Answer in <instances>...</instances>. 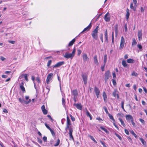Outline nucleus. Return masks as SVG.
I'll return each instance as SVG.
<instances>
[{"instance_id":"obj_62","label":"nucleus","mask_w":147,"mask_h":147,"mask_svg":"<svg viewBox=\"0 0 147 147\" xmlns=\"http://www.w3.org/2000/svg\"><path fill=\"white\" fill-rule=\"evenodd\" d=\"M132 124V125L134 126L135 127L136 126V124L133 121V120H131V121Z\"/></svg>"},{"instance_id":"obj_57","label":"nucleus","mask_w":147,"mask_h":147,"mask_svg":"<svg viewBox=\"0 0 147 147\" xmlns=\"http://www.w3.org/2000/svg\"><path fill=\"white\" fill-rule=\"evenodd\" d=\"M125 132L126 134L127 135H129V132L126 129H125Z\"/></svg>"},{"instance_id":"obj_18","label":"nucleus","mask_w":147,"mask_h":147,"mask_svg":"<svg viewBox=\"0 0 147 147\" xmlns=\"http://www.w3.org/2000/svg\"><path fill=\"white\" fill-rule=\"evenodd\" d=\"M102 96L105 102L107 101V98L106 93L105 92H103L102 94Z\"/></svg>"},{"instance_id":"obj_28","label":"nucleus","mask_w":147,"mask_h":147,"mask_svg":"<svg viewBox=\"0 0 147 147\" xmlns=\"http://www.w3.org/2000/svg\"><path fill=\"white\" fill-rule=\"evenodd\" d=\"M70 128H71L72 129H73L72 128V127L71 126H70V125L67 124L66 127V128H65V129L66 130V132H67V130L68 129H69V130H70Z\"/></svg>"},{"instance_id":"obj_21","label":"nucleus","mask_w":147,"mask_h":147,"mask_svg":"<svg viewBox=\"0 0 147 147\" xmlns=\"http://www.w3.org/2000/svg\"><path fill=\"white\" fill-rule=\"evenodd\" d=\"M94 90L96 95H99L100 92L98 89L97 87H95Z\"/></svg>"},{"instance_id":"obj_41","label":"nucleus","mask_w":147,"mask_h":147,"mask_svg":"<svg viewBox=\"0 0 147 147\" xmlns=\"http://www.w3.org/2000/svg\"><path fill=\"white\" fill-rule=\"evenodd\" d=\"M103 108L104 109L105 111L106 112V113L108 115L109 114V112L107 110V109L106 107L105 106H104L103 107Z\"/></svg>"},{"instance_id":"obj_31","label":"nucleus","mask_w":147,"mask_h":147,"mask_svg":"<svg viewBox=\"0 0 147 147\" xmlns=\"http://www.w3.org/2000/svg\"><path fill=\"white\" fill-rule=\"evenodd\" d=\"M127 61L129 63H132L134 62V61L132 59H129L127 60Z\"/></svg>"},{"instance_id":"obj_7","label":"nucleus","mask_w":147,"mask_h":147,"mask_svg":"<svg viewBox=\"0 0 147 147\" xmlns=\"http://www.w3.org/2000/svg\"><path fill=\"white\" fill-rule=\"evenodd\" d=\"M92 27V24L90 23L88 26L86 27L85 28L84 30L81 32V33L84 32L86 31H87L90 30Z\"/></svg>"},{"instance_id":"obj_37","label":"nucleus","mask_w":147,"mask_h":147,"mask_svg":"<svg viewBox=\"0 0 147 147\" xmlns=\"http://www.w3.org/2000/svg\"><path fill=\"white\" fill-rule=\"evenodd\" d=\"M65 96H63L62 98V104L63 105H65Z\"/></svg>"},{"instance_id":"obj_44","label":"nucleus","mask_w":147,"mask_h":147,"mask_svg":"<svg viewBox=\"0 0 147 147\" xmlns=\"http://www.w3.org/2000/svg\"><path fill=\"white\" fill-rule=\"evenodd\" d=\"M52 63V61L51 60H49L47 63V66L49 67Z\"/></svg>"},{"instance_id":"obj_33","label":"nucleus","mask_w":147,"mask_h":147,"mask_svg":"<svg viewBox=\"0 0 147 147\" xmlns=\"http://www.w3.org/2000/svg\"><path fill=\"white\" fill-rule=\"evenodd\" d=\"M88 136L96 143H97V142L95 140L94 138H93V137L92 136L90 135H88Z\"/></svg>"},{"instance_id":"obj_52","label":"nucleus","mask_w":147,"mask_h":147,"mask_svg":"<svg viewBox=\"0 0 147 147\" xmlns=\"http://www.w3.org/2000/svg\"><path fill=\"white\" fill-rule=\"evenodd\" d=\"M38 142L40 144H41L42 142V140L39 138H37Z\"/></svg>"},{"instance_id":"obj_8","label":"nucleus","mask_w":147,"mask_h":147,"mask_svg":"<svg viewBox=\"0 0 147 147\" xmlns=\"http://www.w3.org/2000/svg\"><path fill=\"white\" fill-rule=\"evenodd\" d=\"M104 19L106 22H109L110 20L109 14L107 13L105 16Z\"/></svg>"},{"instance_id":"obj_43","label":"nucleus","mask_w":147,"mask_h":147,"mask_svg":"<svg viewBox=\"0 0 147 147\" xmlns=\"http://www.w3.org/2000/svg\"><path fill=\"white\" fill-rule=\"evenodd\" d=\"M138 75V74L134 71H133L131 74V75L133 76H137Z\"/></svg>"},{"instance_id":"obj_25","label":"nucleus","mask_w":147,"mask_h":147,"mask_svg":"<svg viewBox=\"0 0 147 147\" xmlns=\"http://www.w3.org/2000/svg\"><path fill=\"white\" fill-rule=\"evenodd\" d=\"M122 64L124 67H127V64L125 61L124 60H123L122 62Z\"/></svg>"},{"instance_id":"obj_16","label":"nucleus","mask_w":147,"mask_h":147,"mask_svg":"<svg viewBox=\"0 0 147 147\" xmlns=\"http://www.w3.org/2000/svg\"><path fill=\"white\" fill-rule=\"evenodd\" d=\"M73 131V129L70 128L69 130V135L70 138H71L72 140H74V138L72 136V132Z\"/></svg>"},{"instance_id":"obj_23","label":"nucleus","mask_w":147,"mask_h":147,"mask_svg":"<svg viewBox=\"0 0 147 147\" xmlns=\"http://www.w3.org/2000/svg\"><path fill=\"white\" fill-rule=\"evenodd\" d=\"M76 41L75 38L73 39L71 41L69 44V46H70L73 45L74 43Z\"/></svg>"},{"instance_id":"obj_42","label":"nucleus","mask_w":147,"mask_h":147,"mask_svg":"<svg viewBox=\"0 0 147 147\" xmlns=\"http://www.w3.org/2000/svg\"><path fill=\"white\" fill-rule=\"evenodd\" d=\"M115 135L117 137L119 138V139L120 140H122V138L120 136H119V134H117L116 133H115Z\"/></svg>"},{"instance_id":"obj_51","label":"nucleus","mask_w":147,"mask_h":147,"mask_svg":"<svg viewBox=\"0 0 147 147\" xmlns=\"http://www.w3.org/2000/svg\"><path fill=\"white\" fill-rule=\"evenodd\" d=\"M45 126H46V127H47V128L49 129V130L51 129L50 128V127L47 124V123H45Z\"/></svg>"},{"instance_id":"obj_3","label":"nucleus","mask_w":147,"mask_h":147,"mask_svg":"<svg viewBox=\"0 0 147 147\" xmlns=\"http://www.w3.org/2000/svg\"><path fill=\"white\" fill-rule=\"evenodd\" d=\"M53 77V74L52 73L49 74L47 76L46 80V82L47 84H49L50 81L52 80Z\"/></svg>"},{"instance_id":"obj_53","label":"nucleus","mask_w":147,"mask_h":147,"mask_svg":"<svg viewBox=\"0 0 147 147\" xmlns=\"http://www.w3.org/2000/svg\"><path fill=\"white\" fill-rule=\"evenodd\" d=\"M137 47L138 48L140 49H142V47L140 44H138L137 45Z\"/></svg>"},{"instance_id":"obj_48","label":"nucleus","mask_w":147,"mask_h":147,"mask_svg":"<svg viewBox=\"0 0 147 147\" xmlns=\"http://www.w3.org/2000/svg\"><path fill=\"white\" fill-rule=\"evenodd\" d=\"M139 121L142 123V124H145V121L143 119H140Z\"/></svg>"},{"instance_id":"obj_60","label":"nucleus","mask_w":147,"mask_h":147,"mask_svg":"<svg viewBox=\"0 0 147 147\" xmlns=\"http://www.w3.org/2000/svg\"><path fill=\"white\" fill-rule=\"evenodd\" d=\"M124 102L123 101H121V107L122 109H123L124 107Z\"/></svg>"},{"instance_id":"obj_46","label":"nucleus","mask_w":147,"mask_h":147,"mask_svg":"<svg viewBox=\"0 0 147 147\" xmlns=\"http://www.w3.org/2000/svg\"><path fill=\"white\" fill-rule=\"evenodd\" d=\"M50 131H51L52 136H55V134L53 131L52 129H50Z\"/></svg>"},{"instance_id":"obj_64","label":"nucleus","mask_w":147,"mask_h":147,"mask_svg":"<svg viewBox=\"0 0 147 147\" xmlns=\"http://www.w3.org/2000/svg\"><path fill=\"white\" fill-rule=\"evenodd\" d=\"M143 89L145 93L147 94V90L146 88L144 87H143Z\"/></svg>"},{"instance_id":"obj_36","label":"nucleus","mask_w":147,"mask_h":147,"mask_svg":"<svg viewBox=\"0 0 147 147\" xmlns=\"http://www.w3.org/2000/svg\"><path fill=\"white\" fill-rule=\"evenodd\" d=\"M137 44V42L135 38L132 39V45H135Z\"/></svg>"},{"instance_id":"obj_12","label":"nucleus","mask_w":147,"mask_h":147,"mask_svg":"<svg viewBox=\"0 0 147 147\" xmlns=\"http://www.w3.org/2000/svg\"><path fill=\"white\" fill-rule=\"evenodd\" d=\"M105 41L107 43H108L109 42V41L108 39L107 32V29H106V31L105 32Z\"/></svg>"},{"instance_id":"obj_19","label":"nucleus","mask_w":147,"mask_h":147,"mask_svg":"<svg viewBox=\"0 0 147 147\" xmlns=\"http://www.w3.org/2000/svg\"><path fill=\"white\" fill-rule=\"evenodd\" d=\"M126 18L127 20H128L130 15L129 10L127 8L126 10Z\"/></svg>"},{"instance_id":"obj_49","label":"nucleus","mask_w":147,"mask_h":147,"mask_svg":"<svg viewBox=\"0 0 147 147\" xmlns=\"http://www.w3.org/2000/svg\"><path fill=\"white\" fill-rule=\"evenodd\" d=\"M70 116L71 119L72 120V121H75V118L74 117H73L72 115H70Z\"/></svg>"},{"instance_id":"obj_61","label":"nucleus","mask_w":147,"mask_h":147,"mask_svg":"<svg viewBox=\"0 0 147 147\" xmlns=\"http://www.w3.org/2000/svg\"><path fill=\"white\" fill-rule=\"evenodd\" d=\"M75 51H76V49H75V48H74V49H73V51L72 53H71V54H72V55H73V56H74V54H75Z\"/></svg>"},{"instance_id":"obj_15","label":"nucleus","mask_w":147,"mask_h":147,"mask_svg":"<svg viewBox=\"0 0 147 147\" xmlns=\"http://www.w3.org/2000/svg\"><path fill=\"white\" fill-rule=\"evenodd\" d=\"M74 105L78 109L82 110V106L81 104H74Z\"/></svg>"},{"instance_id":"obj_50","label":"nucleus","mask_w":147,"mask_h":147,"mask_svg":"<svg viewBox=\"0 0 147 147\" xmlns=\"http://www.w3.org/2000/svg\"><path fill=\"white\" fill-rule=\"evenodd\" d=\"M112 43H114V32H113L112 34Z\"/></svg>"},{"instance_id":"obj_24","label":"nucleus","mask_w":147,"mask_h":147,"mask_svg":"<svg viewBox=\"0 0 147 147\" xmlns=\"http://www.w3.org/2000/svg\"><path fill=\"white\" fill-rule=\"evenodd\" d=\"M86 113L87 116L89 117L90 118V120H92V118L91 114L86 109Z\"/></svg>"},{"instance_id":"obj_26","label":"nucleus","mask_w":147,"mask_h":147,"mask_svg":"<svg viewBox=\"0 0 147 147\" xmlns=\"http://www.w3.org/2000/svg\"><path fill=\"white\" fill-rule=\"evenodd\" d=\"M130 8L131 9H132L134 11L136 10V8L135 7H134L132 3H131L130 5Z\"/></svg>"},{"instance_id":"obj_40","label":"nucleus","mask_w":147,"mask_h":147,"mask_svg":"<svg viewBox=\"0 0 147 147\" xmlns=\"http://www.w3.org/2000/svg\"><path fill=\"white\" fill-rule=\"evenodd\" d=\"M130 132L131 134H132L133 136H134L135 137L137 138V135L134 133V132L133 130H131L130 131Z\"/></svg>"},{"instance_id":"obj_9","label":"nucleus","mask_w":147,"mask_h":147,"mask_svg":"<svg viewBox=\"0 0 147 147\" xmlns=\"http://www.w3.org/2000/svg\"><path fill=\"white\" fill-rule=\"evenodd\" d=\"M64 57L66 58L69 59L71 58V59L73 57V55L71 53H66L64 56Z\"/></svg>"},{"instance_id":"obj_56","label":"nucleus","mask_w":147,"mask_h":147,"mask_svg":"<svg viewBox=\"0 0 147 147\" xmlns=\"http://www.w3.org/2000/svg\"><path fill=\"white\" fill-rule=\"evenodd\" d=\"M8 42L9 43L12 44H14L15 43V41L9 40Z\"/></svg>"},{"instance_id":"obj_35","label":"nucleus","mask_w":147,"mask_h":147,"mask_svg":"<svg viewBox=\"0 0 147 147\" xmlns=\"http://www.w3.org/2000/svg\"><path fill=\"white\" fill-rule=\"evenodd\" d=\"M119 120L120 121L121 124L122 125H123L124 127H125V124L124 122L122 120V119H121L119 118Z\"/></svg>"},{"instance_id":"obj_39","label":"nucleus","mask_w":147,"mask_h":147,"mask_svg":"<svg viewBox=\"0 0 147 147\" xmlns=\"http://www.w3.org/2000/svg\"><path fill=\"white\" fill-rule=\"evenodd\" d=\"M60 143V140L59 139H58L56 143L54 144V146H57L59 145Z\"/></svg>"},{"instance_id":"obj_29","label":"nucleus","mask_w":147,"mask_h":147,"mask_svg":"<svg viewBox=\"0 0 147 147\" xmlns=\"http://www.w3.org/2000/svg\"><path fill=\"white\" fill-rule=\"evenodd\" d=\"M67 124L71 125V124L70 122V120L69 118L68 117H67Z\"/></svg>"},{"instance_id":"obj_6","label":"nucleus","mask_w":147,"mask_h":147,"mask_svg":"<svg viewBox=\"0 0 147 147\" xmlns=\"http://www.w3.org/2000/svg\"><path fill=\"white\" fill-rule=\"evenodd\" d=\"M19 101L21 103H24L26 104H28L31 102V100L29 99L28 101H26L25 100L23 99H22L20 98H19Z\"/></svg>"},{"instance_id":"obj_58","label":"nucleus","mask_w":147,"mask_h":147,"mask_svg":"<svg viewBox=\"0 0 147 147\" xmlns=\"http://www.w3.org/2000/svg\"><path fill=\"white\" fill-rule=\"evenodd\" d=\"M36 80L38 83H39L40 82V79L39 77H37L36 78Z\"/></svg>"},{"instance_id":"obj_13","label":"nucleus","mask_w":147,"mask_h":147,"mask_svg":"<svg viewBox=\"0 0 147 147\" xmlns=\"http://www.w3.org/2000/svg\"><path fill=\"white\" fill-rule=\"evenodd\" d=\"M125 117L126 119L127 120H128L129 121L130 120H131H131H133V117L130 115H127L125 116Z\"/></svg>"},{"instance_id":"obj_4","label":"nucleus","mask_w":147,"mask_h":147,"mask_svg":"<svg viewBox=\"0 0 147 147\" xmlns=\"http://www.w3.org/2000/svg\"><path fill=\"white\" fill-rule=\"evenodd\" d=\"M110 72L109 70L105 72V83H106L107 81V80L109 79L110 77Z\"/></svg>"},{"instance_id":"obj_14","label":"nucleus","mask_w":147,"mask_h":147,"mask_svg":"<svg viewBox=\"0 0 147 147\" xmlns=\"http://www.w3.org/2000/svg\"><path fill=\"white\" fill-rule=\"evenodd\" d=\"M83 58L84 61H87L89 60V58L88 57L86 54L84 53L83 55Z\"/></svg>"},{"instance_id":"obj_20","label":"nucleus","mask_w":147,"mask_h":147,"mask_svg":"<svg viewBox=\"0 0 147 147\" xmlns=\"http://www.w3.org/2000/svg\"><path fill=\"white\" fill-rule=\"evenodd\" d=\"M94 63L96 65H98L99 63L97 59V57L96 55L94 56Z\"/></svg>"},{"instance_id":"obj_54","label":"nucleus","mask_w":147,"mask_h":147,"mask_svg":"<svg viewBox=\"0 0 147 147\" xmlns=\"http://www.w3.org/2000/svg\"><path fill=\"white\" fill-rule=\"evenodd\" d=\"M112 82L113 85L115 86L116 84V83L115 80L114 79H112Z\"/></svg>"},{"instance_id":"obj_32","label":"nucleus","mask_w":147,"mask_h":147,"mask_svg":"<svg viewBox=\"0 0 147 147\" xmlns=\"http://www.w3.org/2000/svg\"><path fill=\"white\" fill-rule=\"evenodd\" d=\"M20 88L21 90H22L24 92H25L26 90L25 88L22 85H20Z\"/></svg>"},{"instance_id":"obj_45","label":"nucleus","mask_w":147,"mask_h":147,"mask_svg":"<svg viewBox=\"0 0 147 147\" xmlns=\"http://www.w3.org/2000/svg\"><path fill=\"white\" fill-rule=\"evenodd\" d=\"M23 76L24 77V78L27 81H28V76L26 74H24L23 75Z\"/></svg>"},{"instance_id":"obj_22","label":"nucleus","mask_w":147,"mask_h":147,"mask_svg":"<svg viewBox=\"0 0 147 147\" xmlns=\"http://www.w3.org/2000/svg\"><path fill=\"white\" fill-rule=\"evenodd\" d=\"M118 94V92L117 90H114L113 93V96L114 97H115Z\"/></svg>"},{"instance_id":"obj_34","label":"nucleus","mask_w":147,"mask_h":147,"mask_svg":"<svg viewBox=\"0 0 147 147\" xmlns=\"http://www.w3.org/2000/svg\"><path fill=\"white\" fill-rule=\"evenodd\" d=\"M107 55H105L104 56V65H105L106 63L107 62Z\"/></svg>"},{"instance_id":"obj_10","label":"nucleus","mask_w":147,"mask_h":147,"mask_svg":"<svg viewBox=\"0 0 147 147\" xmlns=\"http://www.w3.org/2000/svg\"><path fill=\"white\" fill-rule=\"evenodd\" d=\"M64 62H60L57 63L56 64L54 65L53 67V68L58 67L64 64Z\"/></svg>"},{"instance_id":"obj_27","label":"nucleus","mask_w":147,"mask_h":147,"mask_svg":"<svg viewBox=\"0 0 147 147\" xmlns=\"http://www.w3.org/2000/svg\"><path fill=\"white\" fill-rule=\"evenodd\" d=\"M100 128L102 130H103L106 132L107 134H108L109 133V132L105 128L102 127H100Z\"/></svg>"},{"instance_id":"obj_30","label":"nucleus","mask_w":147,"mask_h":147,"mask_svg":"<svg viewBox=\"0 0 147 147\" xmlns=\"http://www.w3.org/2000/svg\"><path fill=\"white\" fill-rule=\"evenodd\" d=\"M139 139L140 140L142 144L144 145H146V142L144 140V139L142 138H140Z\"/></svg>"},{"instance_id":"obj_47","label":"nucleus","mask_w":147,"mask_h":147,"mask_svg":"<svg viewBox=\"0 0 147 147\" xmlns=\"http://www.w3.org/2000/svg\"><path fill=\"white\" fill-rule=\"evenodd\" d=\"M42 111L43 112V113L44 115H46L47 113V111L46 110V109H45V110H43Z\"/></svg>"},{"instance_id":"obj_59","label":"nucleus","mask_w":147,"mask_h":147,"mask_svg":"<svg viewBox=\"0 0 147 147\" xmlns=\"http://www.w3.org/2000/svg\"><path fill=\"white\" fill-rule=\"evenodd\" d=\"M113 125L115 127L118 129L119 130V129L117 125L115 123V122L113 121Z\"/></svg>"},{"instance_id":"obj_11","label":"nucleus","mask_w":147,"mask_h":147,"mask_svg":"<svg viewBox=\"0 0 147 147\" xmlns=\"http://www.w3.org/2000/svg\"><path fill=\"white\" fill-rule=\"evenodd\" d=\"M138 37L139 40L140 41L142 39V30H138Z\"/></svg>"},{"instance_id":"obj_2","label":"nucleus","mask_w":147,"mask_h":147,"mask_svg":"<svg viewBox=\"0 0 147 147\" xmlns=\"http://www.w3.org/2000/svg\"><path fill=\"white\" fill-rule=\"evenodd\" d=\"M83 81L84 84H86L87 82L88 76L86 74H83L82 75Z\"/></svg>"},{"instance_id":"obj_5","label":"nucleus","mask_w":147,"mask_h":147,"mask_svg":"<svg viewBox=\"0 0 147 147\" xmlns=\"http://www.w3.org/2000/svg\"><path fill=\"white\" fill-rule=\"evenodd\" d=\"M125 43V39L123 36H122L121 38V42L120 45V49H121L123 47Z\"/></svg>"},{"instance_id":"obj_63","label":"nucleus","mask_w":147,"mask_h":147,"mask_svg":"<svg viewBox=\"0 0 147 147\" xmlns=\"http://www.w3.org/2000/svg\"><path fill=\"white\" fill-rule=\"evenodd\" d=\"M81 53V51L80 49L78 50V55H80Z\"/></svg>"},{"instance_id":"obj_55","label":"nucleus","mask_w":147,"mask_h":147,"mask_svg":"<svg viewBox=\"0 0 147 147\" xmlns=\"http://www.w3.org/2000/svg\"><path fill=\"white\" fill-rule=\"evenodd\" d=\"M0 59L2 61H4L6 59L3 56H1L0 57Z\"/></svg>"},{"instance_id":"obj_38","label":"nucleus","mask_w":147,"mask_h":147,"mask_svg":"<svg viewBox=\"0 0 147 147\" xmlns=\"http://www.w3.org/2000/svg\"><path fill=\"white\" fill-rule=\"evenodd\" d=\"M108 116L109 117L110 119L112 120H113V121L115 122V120L113 118V117L112 115H111L110 113L108 115Z\"/></svg>"},{"instance_id":"obj_1","label":"nucleus","mask_w":147,"mask_h":147,"mask_svg":"<svg viewBox=\"0 0 147 147\" xmlns=\"http://www.w3.org/2000/svg\"><path fill=\"white\" fill-rule=\"evenodd\" d=\"M98 26L96 27V28L92 32V36L93 38L97 40L98 38Z\"/></svg>"},{"instance_id":"obj_17","label":"nucleus","mask_w":147,"mask_h":147,"mask_svg":"<svg viewBox=\"0 0 147 147\" xmlns=\"http://www.w3.org/2000/svg\"><path fill=\"white\" fill-rule=\"evenodd\" d=\"M71 93L74 96H77L78 95V91L76 90H74L72 91Z\"/></svg>"}]
</instances>
